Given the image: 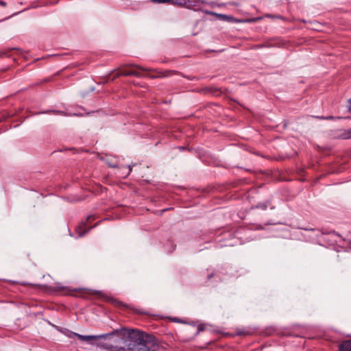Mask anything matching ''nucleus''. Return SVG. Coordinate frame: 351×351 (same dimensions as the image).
<instances>
[{"mask_svg":"<svg viewBox=\"0 0 351 351\" xmlns=\"http://www.w3.org/2000/svg\"><path fill=\"white\" fill-rule=\"evenodd\" d=\"M123 75V76H136L138 77H141L143 76L142 73L136 70H119L116 72L113 78Z\"/></svg>","mask_w":351,"mask_h":351,"instance_id":"8","label":"nucleus"},{"mask_svg":"<svg viewBox=\"0 0 351 351\" xmlns=\"http://www.w3.org/2000/svg\"><path fill=\"white\" fill-rule=\"evenodd\" d=\"M252 240H253V239H250L249 237L246 238V241H250Z\"/></svg>","mask_w":351,"mask_h":351,"instance_id":"31","label":"nucleus"},{"mask_svg":"<svg viewBox=\"0 0 351 351\" xmlns=\"http://www.w3.org/2000/svg\"><path fill=\"white\" fill-rule=\"evenodd\" d=\"M348 108L349 111L351 112V98L350 99H348Z\"/></svg>","mask_w":351,"mask_h":351,"instance_id":"27","label":"nucleus"},{"mask_svg":"<svg viewBox=\"0 0 351 351\" xmlns=\"http://www.w3.org/2000/svg\"><path fill=\"white\" fill-rule=\"evenodd\" d=\"M170 209H171V208H169L163 209L162 212L163 213V212H165V211H166V210H170Z\"/></svg>","mask_w":351,"mask_h":351,"instance_id":"32","label":"nucleus"},{"mask_svg":"<svg viewBox=\"0 0 351 351\" xmlns=\"http://www.w3.org/2000/svg\"><path fill=\"white\" fill-rule=\"evenodd\" d=\"M276 223H277L274 222L273 220H269L268 221H267L265 223V226L274 225V224H276Z\"/></svg>","mask_w":351,"mask_h":351,"instance_id":"24","label":"nucleus"},{"mask_svg":"<svg viewBox=\"0 0 351 351\" xmlns=\"http://www.w3.org/2000/svg\"><path fill=\"white\" fill-rule=\"evenodd\" d=\"M108 165L110 167H112V168H117L118 167L117 163L108 162Z\"/></svg>","mask_w":351,"mask_h":351,"instance_id":"25","label":"nucleus"},{"mask_svg":"<svg viewBox=\"0 0 351 351\" xmlns=\"http://www.w3.org/2000/svg\"><path fill=\"white\" fill-rule=\"evenodd\" d=\"M50 113H52L55 115H63V116H71V115H73V116H77V117H80L82 116L81 114H77V113H66L64 111H62V110H46V111H44V112H38V114H50Z\"/></svg>","mask_w":351,"mask_h":351,"instance_id":"10","label":"nucleus"},{"mask_svg":"<svg viewBox=\"0 0 351 351\" xmlns=\"http://www.w3.org/2000/svg\"><path fill=\"white\" fill-rule=\"evenodd\" d=\"M172 320H173V322H177V323H180V322H182L181 319H179V318H178V317H173V318L172 319Z\"/></svg>","mask_w":351,"mask_h":351,"instance_id":"26","label":"nucleus"},{"mask_svg":"<svg viewBox=\"0 0 351 351\" xmlns=\"http://www.w3.org/2000/svg\"><path fill=\"white\" fill-rule=\"evenodd\" d=\"M305 230L311 232V234L308 235L312 239L313 242L317 243L318 245L324 247L328 249L329 247V241L328 240V232H323L319 229H308L305 228Z\"/></svg>","mask_w":351,"mask_h":351,"instance_id":"5","label":"nucleus"},{"mask_svg":"<svg viewBox=\"0 0 351 351\" xmlns=\"http://www.w3.org/2000/svg\"><path fill=\"white\" fill-rule=\"evenodd\" d=\"M205 13L207 14L215 15L217 18L220 21H227V22H233L234 21V17L230 15L223 14H217L212 11H205Z\"/></svg>","mask_w":351,"mask_h":351,"instance_id":"9","label":"nucleus"},{"mask_svg":"<svg viewBox=\"0 0 351 351\" xmlns=\"http://www.w3.org/2000/svg\"><path fill=\"white\" fill-rule=\"evenodd\" d=\"M204 248H202V249H199L197 251L200 252L202 250H203Z\"/></svg>","mask_w":351,"mask_h":351,"instance_id":"37","label":"nucleus"},{"mask_svg":"<svg viewBox=\"0 0 351 351\" xmlns=\"http://www.w3.org/2000/svg\"><path fill=\"white\" fill-rule=\"evenodd\" d=\"M274 332V329L272 327L267 328L265 331L267 335H271Z\"/></svg>","mask_w":351,"mask_h":351,"instance_id":"20","label":"nucleus"},{"mask_svg":"<svg viewBox=\"0 0 351 351\" xmlns=\"http://www.w3.org/2000/svg\"><path fill=\"white\" fill-rule=\"evenodd\" d=\"M27 284H28V283H27V282H22V283H21V285H27Z\"/></svg>","mask_w":351,"mask_h":351,"instance_id":"33","label":"nucleus"},{"mask_svg":"<svg viewBox=\"0 0 351 351\" xmlns=\"http://www.w3.org/2000/svg\"><path fill=\"white\" fill-rule=\"evenodd\" d=\"M340 137L343 139L351 138V129L344 131L342 134H340Z\"/></svg>","mask_w":351,"mask_h":351,"instance_id":"18","label":"nucleus"},{"mask_svg":"<svg viewBox=\"0 0 351 351\" xmlns=\"http://www.w3.org/2000/svg\"><path fill=\"white\" fill-rule=\"evenodd\" d=\"M339 351H351V339L343 341L339 346Z\"/></svg>","mask_w":351,"mask_h":351,"instance_id":"13","label":"nucleus"},{"mask_svg":"<svg viewBox=\"0 0 351 351\" xmlns=\"http://www.w3.org/2000/svg\"><path fill=\"white\" fill-rule=\"evenodd\" d=\"M95 219L94 216L93 215H88L86 220L82 221L76 228L75 231L77 234V237H84L87 232H88L90 230L93 228L97 227L99 223L101 222L99 221L96 223L95 225L92 226H88V223L90 219Z\"/></svg>","mask_w":351,"mask_h":351,"instance_id":"7","label":"nucleus"},{"mask_svg":"<svg viewBox=\"0 0 351 351\" xmlns=\"http://www.w3.org/2000/svg\"><path fill=\"white\" fill-rule=\"evenodd\" d=\"M0 5H6V3L3 1H0Z\"/></svg>","mask_w":351,"mask_h":351,"instance_id":"30","label":"nucleus"},{"mask_svg":"<svg viewBox=\"0 0 351 351\" xmlns=\"http://www.w3.org/2000/svg\"><path fill=\"white\" fill-rule=\"evenodd\" d=\"M117 332V330H112L108 333L97 335H84L79 334V335H77V338L82 341L86 342L90 345H93L95 341L99 339L107 340L112 338Z\"/></svg>","mask_w":351,"mask_h":351,"instance_id":"6","label":"nucleus"},{"mask_svg":"<svg viewBox=\"0 0 351 351\" xmlns=\"http://www.w3.org/2000/svg\"><path fill=\"white\" fill-rule=\"evenodd\" d=\"M58 330L59 331H60L61 332H62L64 335H66V337H68L69 338H71V339L77 337V335H79L78 333L73 332L66 328H58Z\"/></svg>","mask_w":351,"mask_h":351,"instance_id":"12","label":"nucleus"},{"mask_svg":"<svg viewBox=\"0 0 351 351\" xmlns=\"http://www.w3.org/2000/svg\"><path fill=\"white\" fill-rule=\"evenodd\" d=\"M200 241H202L204 243H208V242H209V239L206 238V236L201 235L200 236Z\"/></svg>","mask_w":351,"mask_h":351,"instance_id":"22","label":"nucleus"},{"mask_svg":"<svg viewBox=\"0 0 351 351\" xmlns=\"http://www.w3.org/2000/svg\"><path fill=\"white\" fill-rule=\"evenodd\" d=\"M322 119H329V117H322Z\"/></svg>","mask_w":351,"mask_h":351,"instance_id":"34","label":"nucleus"},{"mask_svg":"<svg viewBox=\"0 0 351 351\" xmlns=\"http://www.w3.org/2000/svg\"><path fill=\"white\" fill-rule=\"evenodd\" d=\"M58 330L59 331H60L61 332H62L64 335H66V337H68L69 338H71V339L77 337V335H79L78 333L73 332L66 328H58Z\"/></svg>","mask_w":351,"mask_h":351,"instance_id":"11","label":"nucleus"},{"mask_svg":"<svg viewBox=\"0 0 351 351\" xmlns=\"http://www.w3.org/2000/svg\"><path fill=\"white\" fill-rule=\"evenodd\" d=\"M31 285H33V286H38V285H36V284H30Z\"/></svg>","mask_w":351,"mask_h":351,"instance_id":"36","label":"nucleus"},{"mask_svg":"<svg viewBox=\"0 0 351 351\" xmlns=\"http://www.w3.org/2000/svg\"><path fill=\"white\" fill-rule=\"evenodd\" d=\"M238 234V232L223 230L217 235L215 241L219 243V247H232L237 245H241L244 243L245 241L236 236Z\"/></svg>","mask_w":351,"mask_h":351,"instance_id":"3","label":"nucleus"},{"mask_svg":"<svg viewBox=\"0 0 351 351\" xmlns=\"http://www.w3.org/2000/svg\"><path fill=\"white\" fill-rule=\"evenodd\" d=\"M176 246V245L174 243L173 241H172L171 239H169L166 243V244L165 245V248L167 252L171 253L175 250Z\"/></svg>","mask_w":351,"mask_h":351,"instance_id":"14","label":"nucleus"},{"mask_svg":"<svg viewBox=\"0 0 351 351\" xmlns=\"http://www.w3.org/2000/svg\"><path fill=\"white\" fill-rule=\"evenodd\" d=\"M52 291H64V290H66L67 291H78L80 290V289H69L66 287H64V286H62L60 285V283H57V285L56 287H51V288Z\"/></svg>","mask_w":351,"mask_h":351,"instance_id":"15","label":"nucleus"},{"mask_svg":"<svg viewBox=\"0 0 351 351\" xmlns=\"http://www.w3.org/2000/svg\"><path fill=\"white\" fill-rule=\"evenodd\" d=\"M179 149H184L185 148H184V147H179Z\"/></svg>","mask_w":351,"mask_h":351,"instance_id":"35","label":"nucleus"},{"mask_svg":"<svg viewBox=\"0 0 351 351\" xmlns=\"http://www.w3.org/2000/svg\"><path fill=\"white\" fill-rule=\"evenodd\" d=\"M264 227L261 224H252L250 226L249 230H263Z\"/></svg>","mask_w":351,"mask_h":351,"instance_id":"19","label":"nucleus"},{"mask_svg":"<svg viewBox=\"0 0 351 351\" xmlns=\"http://www.w3.org/2000/svg\"><path fill=\"white\" fill-rule=\"evenodd\" d=\"M205 329V327L204 325H200L197 328V334L199 333L201 331H203Z\"/></svg>","mask_w":351,"mask_h":351,"instance_id":"23","label":"nucleus"},{"mask_svg":"<svg viewBox=\"0 0 351 351\" xmlns=\"http://www.w3.org/2000/svg\"><path fill=\"white\" fill-rule=\"evenodd\" d=\"M139 70L142 71H146L147 69L143 68L142 66H136Z\"/></svg>","mask_w":351,"mask_h":351,"instance_id":"29","label":"nucleus"},{"mask_svg":"<svg viewBox=\"0 0 351 351\" xmlns=\"http://www.w3.org/2000/svg\"><path fill=\"white\" fill-rule=\"evenodd\" d=\"M334 250L339 252L341 249L344 251L351 250V242L345 239L341 235L335 231L330 230V247Z\"/></svg>","mask_w":351,"mask_h":351,"instance_id":"4","label":"nucleus"},{"mask_svg":"<svg viewBox=\"0 0 351 351\" xmlns=\"http://www.w3.org/2000/svg\"><path fill=\"white\" fill-rule=\"evenodd\" d=\"M202 276L206 278L208 281L213 280L215 282L221 281L226 276L238 277L243 272L239 273L237 267L229 263H225L217 269L207 268L202 271Z\"/></svg>","mask_w":351,"mask_h":351,"instance_id":"2","label":"nucleus"},{"mask_svg":"<svg viewBox=\"0 0 351 351\" xmlns=\"http://www.w3.org/2000/svg\"><path fill=\"white\" fill-rule=\"evenodd\" d=\"M269 204H270L269 201L260 202V203L257 204L256 205H255L254 206H252V208L266 210Z\"/></svg>","mask_w":351,"mask_h":351,"instance_id":"16","label":"nucleus"},{"mask_svg":"<svg viewBox=\"0 0 351 351\" xmlns=\"http://www.w3.org/2000/svg\"><path fill=\"white\" fill-rule=\"evenodd\" d=\"M116 330L117 332H115L114 336L122 338L129 349L156 351V350L158 348L157 341L153 335L136 329L126 330L121 328Z\"/></svg>","mask_w":351,"mask_h":351,"instance_id":"1","label":"nucleus"},{"mask_svg":"<svg viewBox=\"0 0 351 351\" xmlns=\"http://www.w3.org/2000/svg\"><path fill=\"white\" fill-rule=\"evenodd\" d=\"M154 3H172V4H178V5H182V2H178L175 0H151Z\"/></svg>","mask_w":351,"mask_h":351,"instance_id":"17","label":"nucleus"},{"mask_svg":"<svg viewBox=\"0 0 351 351\" xmlns=\"http://www.w3.org/2000/svg\"><path fill=\"white\" fill-rule=\"evenodd\" d=\"M238 334L247 335H249V332L241 331V332H238Z\"/></svg>","mask_w":351,"mask_h":351,"instance_id":"28","label":"nucleus"},{"mask_svg":"<svg viewBox=\"0 0 351 351\" xmlns=\"http://www.w3.org/2000/svg\"><path fill=\"white\" fill-rule=\"evenodd\" d=\"M132 165H128L125 167V169H127V173H125L126 176H128L132 172Z\"/></svg>","mask_w":351,"mask_h":351,"instance_id":"21","label":"nucleus"}]
</instances>
